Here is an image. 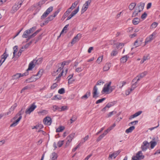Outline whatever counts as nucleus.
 <instances>
[{
  "label": "nucleus",
  "mask_w": 160,
  "mask_h": 160,
  "mask_svg": "<svg viewBox=\"0 0 160 160\" xmlns=\"http://www.w3.org/2000/svg\"><path fill=\"white\" fill-rule=\"evenodd\" d=\"M23 112L24 111L22 109L21 110L16 114V116L13 118V119L15 120L17 118L18 116H19V117L17 120L13 122L10 125V127H15L18 124L19 121L22 118V115L23 114Z\"/></svg>",
  "instance_id": "obj_1"
},
{
  "label": "nucleus",
  "mask_w": 160,
  "mask_h": 160,
  "mask_svg": "<svg viewBox=\"0 0 160 160\" xmlns=\"http://www.w3.org/2000/svg\"><path fill=\"white\" fill-rule=\"evenodd\" d=\"M104 82L101 80L97 82L96 85L94 87L92 90V97L93 98H96L98 97L99 93L98 92V88L96 86L100 85L102 83L103 84Z\"/></svg>",
  "instance_id": "obj_2"
},
{
  "label": "nucleus",
  "mask_w": 160,
  "mask_h": 160,
  "mask_svg": "<svg viewBox=\"0 0 160 160\" xmlns=\"http://www.w3.org/2000/svg\"><path fill=\"white\" fill-rule=\"evenodd\" d=\"M24 0H20V1L15 3V5L12 8L11 12L13 13L18 10L20 7Z\"/></svg>",
  "instance_id": "obj_3"
},
{
  "label": "nucleus",
  "mask_w": 160,
  "mask_h": 160,
  "mask_svg": "<svg viewBox=\"0 0 160 160\" xmlns=\"http://www.w3.org/2000/svg\"><path fill=\"white\" fill-rule=\"evenodd\" d=\"M36 108L37 106L35 105V102H34L30 105L29 108L26 110L25 112L27 114H30Z\"/></svg>",
  "instance_id": "obj_4"
},
{
  "label": "nucleus",
  "mask_w": 160,
  "mask_h": 160,
  "mask_svg": "<svg viewBox=\"0 0 160 160\" xmlns=\"http://www.w3.org/2000/svg\"><path fill=\"white\" fill-rule=\"evenodd\" d=\"M149 146V143L147 141H144L141 146V148L142 151H145L148 148Z\"/></svg>",
  "instance_id": "obj_5"
},
{
  "label": "nucleus",
  "mask_w": 160,
  "mask_h": 160,
  "mask_svg": "<svg viewBox=\"0 0 160 160\" xmlns=\"http://www.w3.org/2000/svg\"><path fill=\"white\" fill-rule=\"evenodd\" d=\"M111 82H109L108 83L105 84L104 85V87L102 89V93H103V92H109V87L111 85Z\"/></svg>",
  "instance_id": "obj_6"
},
{
  "label": "nucleus",
  "mask_w": 160,
  "mask_h": 160,
  "mask_svg": "<svg viewBox=\"0 0 160 160\" xmlns=\"http://www.w3.org/2000/svg\"><path fill=\"white\" fill-rule=\"evenodd\" d=\"M90 3H91L89 1H87L85 2V3L83 4L81 10V14L83 13L86 11L88 8V5L90 4Z\"/></svg>",
  "instance_id": "obj_7"
},
{
  "label": "nucleus",
  "mask_w": 160,
  "mask_h": 160,
  "mask_svg": "<svg viewBox=\"0 0 160 160\" xmlns=\"http://www.w3.org/2000/svg\"><path fill=\"white\" fill-rule=\"evenodd\" d=\"M81 37V34L80 33L77 34V35L76 36H75L72 40L71 42V43L72 44H74L76 42L78 41Z\"/></svg>",
  "instance_id": "obj_8"
},
{
  "label": "nucleus",
  "mask_w": 160,
  "mask_h": 160,
  "mask_svg": "<svg viewBox=\"0 0 160 160\" xmlns=\"http://www.w3.org/2000/svg\"><path fill=\"white\" fill-rule=\"evenodd\" d=\"M43 122L44 124L50 125L52 123L51 118L48 117H46L43 119Z\"/></svg>",
  "instance_id": "obj_9"
},
{
  "label": "nucleus",
  "mask_w": 160,
  "mask_h": 160,
  "mask_svg": "<svg viewBox=\"0 0 160 160\" xmlns=\"http://www.w3.org/2000/svg\"><path fill=\"white\" fill-rule=\"evenodd\" d=\"M75 135V133H72L69 136L67 137L66 138L67 140V141L66 143V144H69V143L72 141V140L74 137Z\"/></svg>",
  "instance_id": "obj_10"
},
{
  "label": "nucleus",
  "mask_w": 160,
  "mask_h": 160,
  "mask_svg": "<svg viewBox=\"0 0 160 160\" xmlns=\"http://www.w3.org/2000/svg\"><path fill=\"white\" fill-rule=\"evenodd\" d=\"M136 158L138 160H141L144 158V155H142V151H138L136 154Z\"/></svg>",
  "instance_id": "obj_11"
},
{
  "label": "nucleus",
  "mask_w": 160,
  "mask_h": 160,
  "mask_svg": "<svg viewBox=\"0 0 160 160\" xmlns=\"http://www.w3.org/2000/svg\"><path fill=\"white\" fill-rule=\"evenodd\" d=\"M144 5L145 3L143 2H140L138 4L137 7L138 8V12H141L143 10Z\"/></svg>",
  "instance_id": "obj_12"
},
{
  "label": "nucleus",
  "mask_w": 160,
  "mask_h": 160,
  "mask_svg": "<svg viewBox=\"0 0 160 160\" xmlns=\"http://www.w3.org/2000/svg\"><path fill=\"white\" fill-rule=\"evenodd\" d=\"M142 41V39H138L134 42V45L135 46V48L141 45Z\"/></svg>",
  "instance_id": "obj_13"
},
{
  "label": "nucleus",
  "mask_w": 160,
  "mask_h": 160,
  "mask_svg": "<svg viewBox=\"0 0 160 160\" xmlns=\"http://www.w3.org/2000/svg\"><path fill=\"white\" fill-rule=\"evenodd\" d=\"M34 75H33L31 78H28L26 80V82L27 83H29L35 82L38 78H34Z\"/></svg>",
  "instance_id": "obj_14"
},
{
  "label": "nucleus",
  "mask_w": 160,
  "mask_h": 160,
  "mask_svg": "<svg viewBox=\"0 0 160 160\" xmlns=\"http://www.w3.org/2000/svg\"><path fill=\"white\" fill-rule=\"evenodd\" d=\"M34 62L35 60L34 59L28 65V68L27 69V71H28L29 70H32V69L35 67V65L34 64Z\"/></svg>",
  "instance_id": "obj_15"
},
{
  "label": "nucleus",
  "mask_w": 160,
  "mask_h": 160,
  "mask_svg": "<svg viewBox=\"0 0 160 160\" xmlns=\"http://www.w3.org/2000/svg\"><path fill=\"white\" fill-rule=\"evenodd\" d=\"M140 22V19L138 18H134L132 20V23L134 25L138 24Z\"/></svg>",
  "instance_id": "obj_16"
},
{
  "label": "nucleus",
  "mask_w": 160,
  "mask_h": 160,
  "mask_svg": "<svg viewBox=\"0 0 160 160\" xmlns=\"http://www.w3.org/2000/svg\"><path fill=\"white\" fill-rule=\"evenodd\" d=\"M129 58V57L127 55L124 56L120 59L121 62L123 63L125 62Z\"/></svg>",
  "instance_id": "obj_17"
},
{
  "label": "nucleus",
  "mask_w": 160,
  "mask_h": 160,
  "mask_svg": "<svg viewBox=\"0 0 160 160\" xmlns=\"http://www.w3.org/2000/svg\"><path fill=\"white\" fill-rule=\"evenodd\" d=\"M111 66L110 63H107L106 64L105 66L103 68V70L104 71H108Z\"/></svg>",
  "instance_id": "obj_18"
},
{
  "label": "nucleus",
  "mask_w": 160,
  "mask_h": 160,
  "mask_svg": "<svg viewBox=\"0 0 160 160\" xmlns=\"http://www.w3.org/2000/svg\"><path fill=\"white\" fill-rule=\"evenodd\" d=\"M135 127L134 126H131L126 130L125 132L127 133L131 132L132 131L135 129Z\"/></svg>",
  "instance_id": "obj_19"
},
{
  "label": "nucleus",
  "mask_w": 160,
  "mask_h": 160,
  "mask_svg": "<svg viewBox=\"0 0 160 160\" xmlns=\"http://www.w3.org/2000/svg\"><path fill=\"white\" fill-rule=\"evenodd\" d=\"M136 5V3L135 2L131 3L129 6V9L131 11L133 10Z\"/></svg>",
  "instance_id": "obj_20"
},
{
  "label": "nucleus",
  "mask_w": 160,
  "mask_h": 160,
  "mask_svg": "<svg viewBox=\"0 0 160 160\" xmlns=\"http://www.w3.org/2000/svg\"><path fill=\"white\" fill-rule=\"evenodd\" d=\"M43 72V69H41L37 73L36 75H34V77L38 76V79L41 77L42 75V74Z\"/></svg>",
  "instance_id": "obj_21"
},
{
  "label": "nucleus",
  "mask_w": 160,
  "mask_h": 160,
  "mask_svg": "<svg viewBox=\"0 0 160 160\" xmlns=\"http://www.w3.org/2000/svg\"><path fill=\"white\" fill-rule=\"evenodd\" d=\"M8 54L6 53L5 52H4L3 54L1 56V59L2 60V59H3V60L2 61V63L4 62L5 60L8 57Z\"/></svg>",
  "instance_id": "obj_22"
},
{
  "label": "nucleus",
  "mask_w": 160,
  "mask_h": 160,
  "mask_svg": "<svg viewBox=\"0 0 160 160\" xmlns=\"http://www.w3.org/2000/svg\"><path fill=\"white\" fill-rule=\"evenodd\" d=\"M116 102H117L116 101L109 102L106 105V107L108 108H109L113 106Z\"/></svg>",
  "instance_id": "obj_23"
},
{
  "label": "nucleus",
  "mask_w": 160,
  "mask_h": 160,
  "mask_svg": "<svg viewBox=\"0 0 160 160\" xmlns=\"http://www.w3.org/2000/svg\"><path fill=\"white\" fill-rule=\"evenodd\" d=\"M30 34V33L29 32V31H28V30H27L24 32L22 37L23 38H26L28 37V36Z\"/></svg>",
  "instance_id": "obj_24"
},
{
  "label": "nucleus",
  "mask_w": 160,
  "mask_h": 160,
  "mask_svg": "<svg viewBox=\"0 0 160 160\" xmlns=\"http://www.w3.org/2000/svg\"><path fill=\"white\" fill-rule=\"evenodd\" d=\"M58 156L56 153L53 152L52 153V155L51 157L52 160H57Z\"/></svg>",
  "instance_id": "obj_25"
},
{
  "label": "nucleus",
  "mask_w": 160,
  "mask_h": 160,
  "mask_svg": "<svg viewBox=\"0 0 160 160\" xmlns=\"http://www.w3.org/2000/svg\"><path fill=\"white\" fill-rule=\"evenodd\" d=\"M62 98V97L59 95H55L52 99V100H61Z\"/></svg>",
  "instance_id": "obj_26"
},
{
  "label": "nucleus",
  "mask_w": 160,
  "mask_h": 160,
  "mask_svg": "<svg viewBox=\"0 0 160 160\" xmlns=\"http://www.w3.org/2000/svg\"><path fill=\"white\" fill-rule=\"evenodd\" d=\"M20 73H17L12 76V79L13 80L17 79L20 77Z\"/></svg>",
  "instance_id": "obj_27"
},
{
  "label": "nucleus",
  "mask_w": 160,
  "mask_h": 160,
  "mask_svg": "<svg viewBox=\"0 0 160 160\" xmlns=\"http://www.w3.org/2000/svg\"><path fill=\"white\" fill-rule=\"evenodd\" d=\"M64 129L65 127L64 126H60L56 129V132H62Z\"/></svg>",
  "instance_id": "obj_28"
},
{
  "label": "nucleus",
  "mask_w": 160,
  "mask_h": 160,
  "mask_svg": "<svg viewBox=\"0 0 160 160\" xmlns=\"http://www.w3.org/2000/svg\"><path fill=\"white\" fill-rule=\"evenodd\" d=\"M56 67L58 69H59V72H60L61 70H62V69L64 67L62 65L61 63H58L56 65Z\"/></svg>",
  "instance_id": "obj_29"
},
{
  "label": "nucleus",
  "mask_w": 160,
  "mask_h": 160,
  "mask_svg": "<svg viewBox=\"0 0 160 160\" xmlns=\"http://www.w3.org/2000/svg\"><path fill=\"white\" fill-rule=\"evenodd\" d=\"M71 62V61L69 60L67 61H64L61 63L62 66L64 67L65 65H68Z\"/></svg>",
  "instance_id": "obj_30"
},
{
  "label": "nucleus",
  "mask_w": 160,
  "mask_h": 160,
  "mask_svg": "<svg viewBox=\"0 0 160 160\" xmlns=\"http://www.w3.org/2000/svg\"><path fill=\"white\" fill-rule=\"evenodd\" d=\"M53 110L55 112L56 111L60 112V107H59L57 105H53Z\"/></svg>",
  "instance_id": "obj_31"
},
{
  "label": "nucleus",
  "mask_w": 160,
  "mask_h": 160,
  "mask_svg": "<svg viewBox=\"0 0 160 160\" xmlns=\"http://www.w3.org/2000/svg\"><path fill=\"white\" fill-rule=\"evenodd\" d=\"M149 143L151 144V149H153L157 144L156 142H153L152 141H151Z\"/></svg>",
  "instance_id": "obj_32"
},
{
  "label": "nucleus",
  "mask_w": 160,
  "mask_h": 160,
  "mask_svg": "<svg viewBox=\"0 0 160 160\" xmlns=\"http://www.w3.org/2000/svg\"><path fill=\"white\" fill-rule=\"evenodd\" d=\"M18 46L17 45L15 46L13 48V50H14V51L13 52V57H15L16 52H17L18 51Z\"/></svg>",
  "instance_id": "obj_33"
},
{
  "label": "nucleus",
  "mask_w": 160,
  "mask_h": 160,
  "mask_svg": "<svg viewBox=\"0 0 160 160\" xmlns=\"http://www.w3.org/2000/svg\"><path fill=\"white\" fill-rule=\"evenodd\" d=\"M117 113V112L115 111H113L112 112H109L108 114L107 117L109 118L114 114H116Z\"/></svg>",
  "instance_id": "obj_34"
},
{
  "label": "nucleus",
  "mask_w": 160,
  "mask_h": 160,
  "mask_svg": "<svg viewBox=\"0 0 160 160\" xmlns=\"http://www.w3.org/2000/svg\"><path fill=\"white\" fill-rule=\"evenodd\" d=\"M77 117L75 115H73L72 118L70 119L71 123H72L74 122L77 119Z\"/></svg>",
  "instance_id": "obj_35"
},
{
  "label": "nucleus",
  "mask_w": 160,
  "mask_h": 160,
  "mask_svg": "<svg viewBox=\"0 0 160 160\" xmlns=\"http://www.w3.org/2000/svg\"><path fill=\"white\" fill-rule=\"evenodd\" d=\"M63 72V70L62 71L61 73H60L58 75V77H57L56 80H57V82H59L60 80V78L61 77V76L62 75V73Z\"/></svg>",
  "instance_id": "obj_36"
},
{
  "label": "nucleus",
  "mask_w": 160,
  "mask_h": 160,
  "mask_svg": "<svg viewBox=\"0 0 160 160\" xmlns=\"http://www.w3.org/2000/svg\"><path fill=\"white\" fill-rule=\"evenodd\" d=\"M84 68V67L82 68L81 67L77 68L75 69V71L78 73L82 72Z\"/></svg>",
  "instance_id": "obj_37"
},
{
  "label": "nucleus",
  "mask_w": 160,
  "mask_h": 160,
  "mask_svg": "<svg viewBox=\"0 0 160 160\" xmlns=\"http://www.w3.org/2000/svg\"><path fill=\"white\" fill-rule=\"evenodd\" d=\"M156 33L155 32H153L151 35L150 36L148 37L150 40L151 41L154 39V38L155 37V36L156 35Z\"/></svg>",
  "instance_id": "obj_38"
},
{
  "label": "nucleus",
  "mask_w": 160,
  "mask_h": 160,
  "mask_svg": "<svg viewBox=\"0 0 160 160\" xmlns=\"http://www.w3.org/2000/svg\"><path fill=\"white\" fill-rule=\"evenodd\" d=\"M37 29V27L36 26L33 27L28 29H27L28 31H29V32L30 33L33 32L35 30Z\"/></svg>",
  "instance_id": "obj_39"
},
{
  "label": "nucleus",
  "mask_w": 160,
  "mask_h": 160,
  "mask_svg": "<svg viewBox=\"0 0 160 160\" xmlns=\"http://www.w3.org/2000/svg\"><path fill=\"white\" fill-rule=\"evenodd\" d=\"M141 79V78L138 76L132 80V82L136 81V82L138 83V81H139Z\"/></svg>",
  "instance_id": "obj_40"
},
{
  "label": "nucleus",
  "mask_w": 160,
  "mask_h": 160,
  "mask_svg": "<svg viewBox=\"0 0 160 160\" xmlns=\"http://www.w3.org/2000/svg\"><path fill=\"white\" fill-rule=\"evenodd\" d=\"M48 13L46 11L43 13L41 17V19H43L45 18L48 15Z\"/></svg>",
  "instance_id": "obj_41"
},
{
  "label": "nucleus",
  "mask_w": 160,
  "mask_h": 160,
  "mask_svg": "<svg viewBox=\"0 0 160 160\" xmlns=\"http://www.w3.org/2000/svg\"><path fill=\"white\" fill-rule=\"evenodd\" d=\"M88 137H89L88 135H87V136H86L83 138V139L81 140V142H80V143H81V144H82L83 143L85 142L86 141H87L88 139Z\"/></svg>",
  "instance_id": "obj_42"
},
{
  "label": "nucleus",
  "mask_w": 160,
  "mask_h": 160,
  "mask_svg": "<svg viewBox=\"0 0 160 160\" xmlns=\"http://www.w3.org/2000/svg\"><path fill=\"white\" fill-rule=\"evenodd\" d=\"M79 10V6L77 8L74 10L72 12L74 16L78 12Z\"/></svg>",
  "instance_id": "obj_43"
},
{
  "label": "nucleus",
  "mask_w": 160,
  "mask_h": 160,
  "mask_svg": "<svg viewBox=\"0 0 160 160\" xmlns=\"http://www.w3.org/2000/svg\"><path fill=\"white\" fill-rule=\"evenodd\" d=\"M118 51L115 50H113L111 53V55L112 56H114L117 55L118 54Z\"/></svg>",
  "instance_id": "obj_44"
},
{
  "label": "nucleus",
  "mask_w": 160,
  "mask_h": 160,
  "mask_svg": "<svg viewBox=\"0 0 160 160\" xmlns=\"http://www.w3.org/2000/svg\"><path fill=\"white\" fill-rule=\"evenodd\" d=\"M147 73V72H143L141 73L139 75H138V77L140 78H141L144 77Z\"/></svg>",
  "instance_id": "obj_45"
},
{
  "label": "nucleus",
  "mask_w": 160,
  "mask_h": 160,
  "mask_svg": "<svg viewBox=\"0 0 160 160\" xmlns=\"http://www.w3.org/2000/svg\"><path fill=\"white\" fill-rule=\"evenodd\" d=\"M68 109V107L66 106H62L61 108H60V112L64 111L66 110H67Z\"/></svg>",
  "instance_id": "obj_46"
},
{
  "label": "nucleus",
  "mask_w": 160,
  "mask_h": 160,
  "mask_svg": "<svg viewBox=\"0 0 160 160\" xmlns=\"http://www.w3.org/2000/svg\"><path fill=\"white\" fill-rule=\"evenodd\" d=\"M106 98H102V99H99L96 101V103L97 104L100 103H101Z\"/></svg>",
  "instance_id": "obj_47"
},
{
  "label": "nucleus",
  "mask_w": 160,
  "mask_h": 160,
  "mask_svg": "<svg viewBox=\"0 0 160 160\" xmlns=\"http://www.w3.org/2000/svg\"><path fill=\"white\" fill-rule=\"evenodd\" d=\"M65 92V89L64 88H61L58 91V93L60 94H63Z\"/></svg>",
  "instance_id": "obj_48"
},
{
  "label": "nucleus",
  "mask_w": 160,
  "mask_h": 160,
  "mask_svg": "<svg viewBox=\"0 0 160 160\" xmlns=\"http://www.w3.org/2000/svg\"><path fill=\"white\" fill-rule=\"evenodd\" d=\"M138 12V11H137L136 10L134 11L133 12L132 14V17H135L138 15V12Z\"/></svg>",
  "instance_id": "obj_49"
},
{
  "label": "nucleus",
  "mask_w": 160,
  "mask_h": 160,
  "mask_svg": "<svg viewBox=\"0 0 160 160\" xmlns=\"http://www.w3.org/2000/svg\"><path fill=\"white\" fill-rule=\"evenodd\" d=\"M115 87L114 86H110L109 88V92L108 93H111L115 89Z\"/></svg>",
  "instance_id": "obj_50"
},
{
  "label": "nucleus",
  "mask_w": 160,
  "mask_h": 160,
  "mask_svg": "<svg viewBox=\"0 0 160 160\" xmlns=\"http://www.w3.org/2000/svg\"><path fill=\"white\" fill-rule=\"evenodd\" d=\"M30 88H31L30 87H29L28 86H26L24 88H23L22 89V90L21 91V93H22L25 90L30 89Z\"/></svg>",
  "instance_id": "obj_51"
},
{
  "label": "nucleus",
  "mask_w": 160,
  "mask_h": 160,
  "mask_svg": "<svg viewBox=\"0 0 160 160\" xmlns=\"http://www.w3.org/2000/svg\"><path fill=\"white\" fill-rule=\"evenodd\" d=\"M53 10V7L52 6H51L49 8L46 10V11L49 14Z\"/></svg>",
  "instance_id": "obj_52"
},
{
  "label": "nucleus",
  "mask_w": 160,
  "mask_h": 160,
  "mask_svg": "<svg viewBox=\"0 0 160 160\" xmlns=\"http://www.w3.org/2000/svg\"><path fill=\"white\" fill-rule=\"evenodd\" d=\"M116 48H119L120 46H123L124 45V44L123 43H117L116 44Z\"/></svg>",
  "instance_id": "obj_53"
},
{
  "label": "nucleus",
  "mask_w": 160,
  "mask_h": 160,
  "mask_svg": "<svg viewBox=\"0 0 160 160\" xmlns=\"http://www.w3.org/2000/svg\"><path fill=\"white\" fill-rule=\"evenodd\" d=\"M79 0H77L75 2H74L72 3V6L74 8L76 7L77 5L79 3Z\"/></svg>",
  "instance_id": "obj_54"
},
{
  "label": "nucleus",
  "mask_w": 160,
  "mask_h": 160,
  "mask_svg": "<svg viewBox=\"0 0 160 160\" xmlns=\"http://www.w3.org/2000/svg\"><path fill=\"white\" fill-rule=\"evenodd\" d=\"M142 111H139L133 115V117H136L138 116L139 115L142 113Z\"/></svg>",
  "instance_id": "obj_55"
},
{
  "label": "nucleus",
  "mask_w": 160,
  "mask_h": 160,
  "mask_svg": "<svg viewBox=\"0 0 160 160\" xmlns=\"http://www.w3.org/2000/svg\"><path fill=\"white\" fill-rule=\"evenodd\" d=\"M64 141H59L57 143V145L59 147H61L63 144Z\"/></svg>",
  "instance_id": "obj_56"
},
{
  "label": "nucleus",
  "mask_w": 160,
  "mask_h": 160,
  "mask_svg": "<svg viewBox=\"0 0 160 160\" xmlns=\"http://www.w3.org/2000/svg\"><path fill=\"white\" fill-rule=\"evenodd\" d=\"M81 145V143H79L75 148H73L72 150V152H75L77 149L78 148H79L80 146Z\"/></svg>",
  "instance_id": "obj_57"
},
{
  "label": "nucleus",
  "mask_w": 160,
  "mask_h": 160,
  "mask_svg": "<svg viewBox=\"0 0 160 160\" xmlns=\"http://www.w3.org/2000/svg\"><path fill=\"white\" fill-rule=\"evenodd\" d=\"M116 156H115V154L114 153V152L112 153V154H109L108 158H110L111 159H112L113 157L114 158H115L116 157Z\"/></svg>",
  "instance_id": "obj_58"
},
{
  "label": "nucleus",
  "mask_w": 160,
  "mask_h": 160,
  "mask_svg": "<svg viewBox=\"0 0 160 160\" xmlns=\"http://www.w3.org/2000/svg\"><path fill=\"white\" fill-rule=\"evenodd\" d=\"M103 58V56H102L101 57H99L98 58L96 62L98 63H100L102 61V59Z\"/></svg>",
  "instance_id": "obj_59"
},
{
  "label": "nucleus",
  "mask_w": 160,
  "mask_h": 160,
  "mask_svg": "<svg viewBox=\"0 0 160 160\" xmlns=\"http://www.w3.org/2000/svg\"><path fill=\"white\" fill-rule=\"evenodd\" d=\"M138 121L135 120L134 121H133V122H130V123H129L128 125L129 126L131 125H135L138 123Z\"/></svg>",
  "instance_id": "obj_60"
},
{
  "label": "nucleus",
  "mask_w": 160,
  "mask_h": 160,
  "mask_svg": "<svg viewBox=\"0 0 160 160\" xmlns=\"http://www.w3.org/2000/svg\"><path fill=\"white\" fill-rule=\"evenodd\" d=\"M60 11V9H58L53 14V15H52L53 17L54 18L56 17V16L57 15L59 12Z\"/></svg>",
  "instance_id": "obj_61"
},
{
  "label": "nucleus",
  "mask_w": 160,
  "mask_h": 160,
  "mask_svg": "<svg viewBox=\"0 0 160 160\" xmlns=\"http://www.w3.org/2000/svg\"><path fill=\"white\" fill-rule=\"evenodd\" d=\"M58 84L56 83H54L51 86L50 88L51 89H53L58 86Z\"/></svg>",
  "instance_id": "obj_62"
},
{
  "label": "nucleus",
  "mask_w": 160,
  "mask_h": 160,
  "mask_svg": "<svg viewBox=\"0 0 160 160\" xmlns=\"http://www.w3.org/2000/svg\"><path fill=\"white\" fill-rule=\"evenodd\" d=\"M20 74L21 75H20V77H23L24 76H27V75H28V71H27V70L24 73H23V74H21V73H20Z\"/></svg>",
  "instance_id": "obj_63"
},
{
  "label": "nucleus",
  "mask_w": 160,
  "mask_h": 160,
  "mask_svg": "<svg viewBox=\"0 0 160 160\" xmlns=\"http://www.w3.org/2000/svg\"><path fill=\"white\" fill-rule=\"evenodd\" d=\"M12 111L11 110L9 109V111L7 112L4 113H2L4 116H6L7 115H10Z\"/></svg>",
  "instance_id": "obj_64"
}]
</instances>
